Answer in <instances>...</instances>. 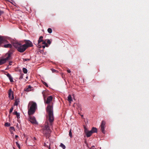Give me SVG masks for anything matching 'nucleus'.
<instances>
[{"label": "nucleus", "instance_id": "1", "mask_svg": "<svg viewBox=\"0 0 149 149\" xmlns=\"http://www.w3.org/2000/svg\"><path fill=\"white\" fill-rule=\"evenodd\" d=\"M48 115L47 116V120L45 124L43 129V132L45 136L47 138L49 137L52 132L50 127L52 126L54 120L53 112V107L52 104H49L46 109Z\"/></svg>", "mask_w": 149, "mask_h": 149}, {"label": "nucleus", "instance_id": "2", "mask_svg": "<svg viewBox=\"0 0 149 149\" xmlns=\"http://www.w3.org/2000/svg\"><path fill=\"white\" fill-rule=\"evenodd\" d=\"M37 104L36 102L32 101L30 102L28 105V114L31 115L33 114L36 109Z\"/></svg>", "mask_w": 149, "mask_h": 149}, {"label": "nucleus", "instance_id": "3", "mask_svg": "<svg viewBox=\"0 0 149 149\" xmlns=\"http://www.w3.org/2000/svg\"><path fill=\"white\" fill-rule=\"evenodd\" d=\"M13 45L18 52L21 53L23 52L26 49V47L25 45H22L19 42H14Z\"/></svg>", "mask_w": 149, "mask_h": 149}, {"label": "nucleus", "instance_id": "4", "mask_svg": "<svg viewBox=\"0 0 149 149\" xmlns=\"http://www.w3.org/2000/svg\"><path fill=\"white\" fill-rule=\"evenodd\" d=\"M46 92L45 91H43L42 92V94L43 96L44 99L45 103L49 104L52 101L53 99V97L52 96H49L47 98V100H45V94Z\"/></svg>", "mask_w": 149, "mask_h": 149}, {"label": "nucleus", "instance_id": "5", "mask_svg": "<svg viewBox=\"0 0 149 149\" xmlns=\"http://www.w3.org/2000/svg\"><path fill=\"white\" fill-rule=\"evenodd\" d=\"M11 54V52H9L8 56L6 58L1 59L0 60V65L5 63L7 60L10 59Z\"/></svg>", "mask_w": 149, "mask_h": 149}, {"label": "nucleus", "instance_id": "6", "mask_svg": "<svg viewBox=\"0 0 149 149\" xmlns=\"http://www.w3.org/2000/svg\"><path fill=\"white\" fill-rule=\"evenodd\" d=\"M29 120L33 124H37L38 123L36 121L35 118L33 116H32L31 115H29Z\"/></svg>", "mask_w": 149, "mask_h": 149}, {"label": "nucleus", "instance_id": "7", "mask_svg": "<svg viewBox=\"0 0 149 149\" xmlns=\"http://www.w3.org/2000/svg\"><path fill=\"white\" fill-rule=\"evenodd\" d=\"M106 122L104 120H102V122L101 124L100 125L101 127V130L102 132L104 133H105V131L104 130L105 127Z\"/></svg>", "mask_w": 149, "mask_h": 149}, {"label": "nucleus", "instance_id": "8", "mask_svg": "<svg viewBox=\"0 0 149 149\" xmlns=\"http://www.w3.org/2000/svg\"><path fill=\"white\" fill-rule=\"evenodd\" d=\"M25 44L24 45H26V49L29 47H31L33 46V45L32 42L29 40H25L24 41Z\"/></svg>", "mask_w": 149, "mask_h": 149}, {"label": "nucleus", "instance_id": "9", "mask_svg": "<svg viewBox=\"0 0 149 149\" xmlns=\"http://www.w3.org/2000/svg\"><path fill=\"white\" fill-rule=\"evenodd\" d=\"M8 97L10 98L11 97V96L12 95V97L11 98V100H13L14 99V97L13 96V92L11 88H10L8 91Z\"/></svg>", "mask_w": 149, "mask_h": 149}, {"label": "nucleus", "instance_id": "10", "mask_svg": "<svg viewBox=\"0 0 149 149\" xmlns=\"http://www.w3.org/2000/svg\"><path fill=\"white\" fill-rule=\"evenodd\" d=\"M43 38V37L42 36H40V37L38 41V47L39 48H41V46L39 45V44L42 42H43V40L42 38Z\"/></svg>", "mask_w": 149, "mask_h": 149}, {"label": "nucleus", "instance_id": "11", "mask_svg": "<svg viewBox=\"0 0 149 149\" xmlns=\"http://www.w3.org/2000/svg\"><path fill=\"white\" fill-rule=\"evenodd\" d=\"M32 88V87L31 86L29 85L24 88V91L26 92H29L31 91Z\"/></svg>", "mask_w": 149, "mask_h": 149}, {"label": "nucleus", "instance_id": "12", "mask_svg": "<svg viewBox=\"0 0 149 149\" xmlns=\"http://www.w3.org/2000/svg\"><path fill=\"white\" fill-rule=\"evenodd\" d=\"M86 136L87 137H90L91 135L93 133L92 132V131H88L87 132H86Z\"/></svg>", "mask_w": 149, "mask_h": 149}, {"label": "nucleus", "instance_id": "13", "mask_svg": "<svg viewBox=\"0 0 149 149\" xmlns=\"http://www.w3.org/2000/svg\"><path fill=\"white\" fill-rule=\"evenodd\" d=\"M6 75L7 76V77H8L10 82H12L13 81V78L11 76L10 74L9 73H8L6 74Z\"/></svg>", "mask_w": 149, "mask_h": 149}, {"label": "nucleus", "instance_id": "14", "mask_svg": "<svg viewBox=\"0 0 149 149\" xmlns=\"http://www.w3.org/2000/svg\"><path fill=\"white\" fill-rule=\"evenodd\" d=\"M91 131H92V132L93 133H96L97 132V128H96L95 127H93L91 130Z\"/></svg>", "mask_w": 149, "mask_h": 149}, {"label": "nucleus", "instance_id": "15", "mask_svg": "<svg viewBox=\"0 0 149 149\" xmlns=\"http://www.w3.org/2000/svg\"><path fill=\"white\" fill-rule=\"evenodd\" d=\"M19 102V99H15V101L14 104V105L15 106H17Z\"/></svg>", "mask_w": 149, "mask_h": 149}, {"label": "nucleus", "instance_id": "16", "mask_svg": "<svg viewBox=\"0 0 149 149\" xmlns=\"http://www.w3.org/2000/svg\"><path fill=\"white\" fill-rule=\"evenodd\" d=\"M6 41V40L4 39L3 38L0 37V45L2 43H3Z\"/></svg>", "mask_w": 149, "mask_h": 149}, {"label": "nucleus", "instance_id": "17", "mask_svg": "<svg viewBox=\"0 0 149 149\" xmlns=\"http://www.w3.org/2000/svg\"><path fill=\"white\" fill-rule=\"evenodd\" d=\"M3 47L5 48H11L12 47L11 44H8L4 45Z\"/></svg>", "mask_w": 149, "mask_h": 149}, {"label": "nucleus", "instance_id": "18", "mask_svg": "<svg viewBox=\"0 0 149 149\" xmlns=\"http://www.w3.org/2000/svg\"><path fill=\"white\" fill-rule=\"evenodd\" d=\"M68 100L69 101L70 103H71V102L72 101V100L71 96L70 95H69L68 96Z\"/></svg>", "mask_w": 149, "mask_h": 149}, {"label": "nucleus", "instance_id": "19", "mask_svg": "<svg viewBox=\"0 0 149 149\" xmlns=\"http://www.w3.org/2000/svg\"><path fill=\"white\" fill-rule=\"evenodd\" d=\"M22 70H23V71L24 73L26 74L27 73V70L26 68H23Z\"/></svg>", "mask_w": 149, "mask_h": 149}, {"label": "nucleus", "instance_id": "20", "mask_svg": "<svg viewBox=\"0 0 149 149\" xmlns=\"http://www.w3.org/2000/svg\"><path fill=\"white\" fill-rule=\"evenodd\" d=\"M10 124L9 123H5L4 125L6 127H9L10 126Z\"/></svg>", "mask_w": 149, "mask_h": 149}, {"label": "nucleus", "instance_id": "21", "mask_svg": "<svg viewBox=\"0 0 149 149\" xmlns=\"http://www.w3.org/2000/svg\"><path fill=\"white\" fill-rule=\"evenodd\" d=\"M60 146L63 149H65V146L62 143H61Z\"/></svg>", "mask_w": 149, "mask_h": 149}, {"label": "nucleus", "instance_id": "22", "mask_svg": "<svg viewBox=\"0 0 149 149\" xmlns=\"http://www.w3.org/2000/svg\"><path fill=\"white\" fill-rule=\"evenodd\" d=\"M47 31L49 33H52V29L51 28H49L47 29Z\"/></svg>", "mask_w": 149, "mask_h": 149}, {"label": "nucleus", "instance_id": "23", "mask_svg": "<svg viewBox=\"0 0 149 149\" xmlns=\"http://www.w3.org/2000/svg\"><path fill=\"white\" fill-rule=\"evenodd\" d=\"M69 136L71 138L72 137V135L71 132V129H70V130L69 132Z\"/></svg>", "mask_w": 149, "mask_h": 149}, {"label": "nucleus", "instance_id": "24", "mask_svg": "<svg viewBox=\"0 0 149 149\" xmlns=\"http://www.w3.org/2000/svg\"><path fill=\"white\" fill-rule=\"evenodd\" d=\"M14 108L13 107H12L11 108L10 110L9 111V113H10L13 111V110Z\"/></svg>", "mask_w": 149, "mask_h": 149}, {"label": "nucleus", "instance_id": "25", "mask_svg": "<svg viewBox=\"0 0 149 149\" xmlns=\"http://www.w3.org/2000/svg\"><path fill=\"white\" fill-rule=\"evenodd\" d=\"M16 144L17 146L18 147V148L19 149H20V146L17 142H16Z\"/></svg>", "mask_w": 149, "mask_h": 149}, {"label": "nucleus", "instance_id": "26", "mask_svg": "<svg viewBox=\"0 0 149 149\" xmlns=\"http://www.w3.org/2000/svg\"><path fill=\"white\" fill-rule=\"evenodd\" d=\"M16 116L17 119H19L20 118V114L19 113H17L16 114Z\"/></svg>", "mask_w": 149, "mask_h": 149}, {"label": "nucleus", "instance_id": "27", "mask_svg": "<svg viewBox=\"0 0 149 149\" xmlns=\"http://www.w3.org/2000/svg\"><path fill=\"white\" fill-rule=\"evenodd\" d=\"M42 83L44 85H45L46 86V87H48V84L45 82L44 81H42Z\"/></svg>", "mask_w": 149, "mask_h": 149}, {"label": "nucleus", "instance_id": "28", "mask_svg": "<svg viewBox=\"0 0 149 149\" xmlns=\"http://www.w3.org/2000/svg\"><path fill=\"white\" fill-rule=\"evenodd\" d=\"M24 74H21L20 76L19 79H22L23 78V77Z\"/></svg>", "mask_w": 149, "mask_h": 149}, {"label": "nucleus", "instance_id": "29", "mask_svg": "<svg viewBox=\"0 0 149 149\" xmlns=\"http://www.w3.org/2000/svg\"><path fill=\"white\" fill-rule=\"evenodd\" d=\"M88 131L86 127H84V132L85 133H86V132H87Z\"/></svg>", "mask_w": 149, "mask_h": 149}, {"label": "nucleus", "instance_id": "30", "mask_svg": "<svg viewBox=\"0 0 149 149\" xmlns=\"http://www.w3.org/2000/svg\"><path fill=\"white\" fill-rule=\"evenodd\" d=\"M10 130H15L14 127H10Z\"/></svg>", "mask_w": 149, "mask_h": 149}, {"label": "nucleus", "instance_id": "31", "mask_svg": "<svg viewBox=\"0 0 149 149\" xmlns=\"http://www.w3.org/2000/svg\"><path fill=\"white\" fill-rule=\"evenodd\" d=\"M47 42L49 44H50L51 43V42L49 40H47Z\"/></svg>", "mask_w": 149, "mask_h": 149}, {"label": "nucleus", "instance_id": "32", "mask_svg": "<svg viewBox=\"0 0 149 149\" xmlns=\"http://www.w3.org/2000/svg\"><path fill=\"white\" fill-rule=\"evenodd\" d=\"M30 59H29L28 58H25L24 59V61H30Z\"/></svg>", "mask_w": 149, "mask_h": 149}, {"label": "nucleus", "instance_id": "33", "mask_svg": "<svg viewBox=\"0 0 149 149\" xmlns=\"http://www.w3.org/2000/svg\"><path fill=\"white\" fill-rule=\"evenodd\" d=\"M3 13V11L0 10V16Z\"/></svg>", "mask_w": 149, "mask_h": 149}, {"label": "nucleus", "instance_id": "34", "mask_svg": "<svg viewBox=\"0 0 149 149\" xmlns=\"http://www.w3.org/2000/svg\"><path fill=\"white\" fill-rule=\"evenodd\" d=\"M17 111H14V112L13 113L14 115H16L17 113Z\"/></svg>", "mask_w": 149, "mask_h": 149}, {"label": "nucleus", "instance_id": "35", "mask_svg": "<svg viewBox=\"0 0 149 149\" xmlns=\"http://www.w3.org/2000/svg\"><path fill=\"white\" fill-rule=\"evenodd\" d=\"M12 61H10L9 62V65H12Z\"/></svg>", "mask_w": 149, "mask_h": 149}, {"label": "nucleus", "instance_id": "36", "mask_svg": "<svg viewBox=\"0 0 149 149\" xmlns=\"http://www.w3.org/2000/svg\"><path fill=\"white\" fill-rule=\"evenodd\" d=\"M45 45V47L46 46L47 47H48L49 46L48 45V44L47 43H46Z\"/></svg>", "mask_w": 149, "mask_h": 149}, {"label": "nucleus", "instance_id": "37", "mask_svg": "<svg viewBox=\"0 0 149 149\" xmlns=\"http://www.w3.org/2000/svg\"><path fill=\"white\" fill-rule=\"evenodd\" d=\"M52 71L53 72H54L56 71V70H54V69H53L52 70Z\"/></svg>", "mask_w": 149, "mask_h": 149}, {"label": "nucleus", "instance_id": "38", "mask_svg": "<svg viewBox=\"0 0 149 149\" xmlns=\"http://www.w3.org/2000/svg\"><path fill=\"white\" fill-rule=\"evenodd\" d=\"M43 42L42 43V44H43L45 45L46 43V42L45 41H43V42Z\"/></svg>", "mask_w": 149, "mask_h": 149}, {"label": "nucleus", "instance_id": "39", "mask_svg": "<svg viewBox=\"0 0 149 149\" xmlns=\"http://www.w3.org/2000/svg\"><path fill=\"white\" fill-rule=\"evenodd\" d=\"M67 71L68 73H70L71 72V71H70V70H67Z\"/></svg>", "mask_w": 149, "mask_h": 149}, {"label": "nucleus", "instance_id": "40", "mask_svg": "<svg viewBox=\"0 0 149 149\" xmlns=\"http://www.w3.org/2000/svg\"><path fill=\"white\" fill-rule=\"evenodd\" d=\"M18 137V135H15V138L16 139H17Z\"/></svg>", "mask_w": 149, "mask_h": 149}, {"label": "nucleus", "instance_id": "41", "mask_svg": "<svg viewBox=\"0 0 149 149\" xmlns=\"http://www.w3.org/2000/svg\"><path fill=\"white\" fill-rule=\"evenodd\" d=\"M42 47L43 48V49H44L45 47V45H42Z\"/></svg>", "mask_w": 149, "mask_h": 149}, {"label": "nucleus", "instance_id": "42", "mask_svg": "<svg viewBox=\"0 0 149 149\" xmlns=\"http://www.w3.org/2000/svg\"><path fill=\"white\" fill-rule=\"evenodd\" d=\"M49 149H50V145L49 146V147H48Z\"/></svg>", "mask_w": 149, "mask_h": 149}, {"label": "nucleus", "instance_id": "43", "mask_svg": "<svg viewBox=\"0 0 149 149\" xmlns=\"http://www.w3.org/2000/svg\"><path fill=\"white\" fill-rule=\"evenodd\" d=\"M49 149H50V145L49 146V147H48Z\"/></svg>", "mask_w": 149, "mask_h": 149}, {"label": "nucleus", "instance_id": "44", "mask_svg": "<svg viewBox=\"0 0 149 149\" xmlns=\"http://www.w3.org/2000/svg\"><path fill=\"white\" fill-rule=\"evenodd\" d=\"M81 116L82 117H83V115H81Z\"/></svg>", "mask_w": 149, "mask_h": 149}, {"label": "nucleus", "instance_id": "45", "mask_svg": "<svg viewBox=\"0 0 149 149\" xmlns=\"http://www.w3.org/2000/svg\"><path fill=\"white\" fill-rule=\"evenodd\" d=\"M34 139H35V140H36V137H34Z\"/></svg>", "mask_w": 149, "mask_h": 149}]
</instances>
